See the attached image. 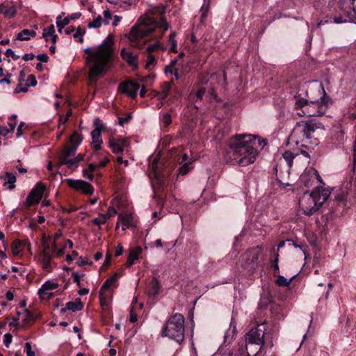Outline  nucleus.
<instances>
[{
	"label": "nucleus",
	"instance_id": "nucleus-53",
	"mask_svg": "<svg viewBox=\"0 0 356 356\" xmlns=\"http://www.w3.org/2000/svg\"><path fill=\"white\" fill-rule=\"evenodd\" d=\"M72 110L69 109L67 111V113H66L65 117L61 116L60 118L59 124H65L67 122L69 118L72 115Z\"/></svg>",
	"mask_w": 356,
	"mask_h": 356
},
{
	"label": "nucleus",
	"instance_id": "nucleus-42",
	"mask_svg": "<svg viewBox=\"0 0 356 356\" xmlns=\"http://www.w3.org/2000/svg\"><path fill=\"white\" fill-rule=\"evenodd\" d=\"M58 286V284L51 281H47L42 285L41 287L43 288V290L51 291L56 289Z\"/></svg>",
	"mask_w": 356,
	"mask_h": 356
},
{
	"label": "nucleus",
	"instance_id": "nucleus-59",
	"mask_svg": "<svg viewBox=\"0 0 356 356\" xmlns=\"http://www.w3.org/2000/svg\"><path fill=\"white\" fill-rule=\"evenodd\" d=\"M204 93H205V88H200L196 92L197 100H202Z\"/></svg>",
	"mask_w": 356,
	"mask_h": 356
},
{
	"label": "nucleus",
	"instance_id": "nucleus-52",
	"mask_svg": "<svg viewBox=\"0 0 356 356\" xmlns=\"http://www.w3.org/2000/svg\"><path fill=\"white\" fill-rule=\"evenodd\" d=\"M5 55L8 57H11L15 60L20 58V56L19 55H16L11 49H7L5 51Z\"/></svg>",
	"mask_w": 356,
	"mask_h": 356
},
{
	"label": "nucleus",
	"instance_id": "nucleus-55",
	"mask_svg": "<svg viewBox=\"0 0 356 356\" xmlns=\"http://www.w3.org/2000/svg\"><path fill=\"white\" fill-rule=\"evenodd\" d=\"M172 122L171 115L169 113H165L162 118V122L165 127L168 126Z\"/></svg>",
	"mask_w": 356,
	"mask_h": 356
},
{
	"label": "nucleus",
	"instance_id": "nucleus-3",
	"mask_svg": "<svg viewBox=\"0 0 356 356\" xmlns=\"http://www.w3.org/2000/svg\"><path fill=\"white\" fill-rule=\"evenodd\" d=\"M329 102V98L321 101H307L300 92L293 97V108L297 111L296 114L301 117L319 116L325 113Z\"/></svg>",
	"mask_w": 356,
	"mask_h": 356
},
{
	"label": "nucleus",
	"instance_id": "nucleus-57",
	"mask_svg": "<svg viewBox=\"0 0 356 356\" xmlns=\"http://www.w3.org/2000/svg\"><path fill=\"white\" fill-rule=\"evenodd\" d=\"M117 213L115 209L113 207H110L108 209L107 213L106 214H103L104 216H106V218H109L113 216Z\"/></svg>",
	"mask_w": 356,
	"mask_h": 356
},
{
	"label": "nucleus",
	"instance_id": "nucleus-10",
	"mask_svg": "<svg viewBox=\"0 0 356 356\" xmlns=\"http://www.w3.org/2000/svg\"><path fill=\"white\" fill-rule=\"evenodd\" d=\"M45 189L46 187L43 183L38 182L29 193L26 200V204L31 206L38 204L42 198Z\"/></svg>",
	"mask_w": 356,
	"mask_h": 356
},
{
	"label": "nucleus",
	"instance_id": "nucleus-31",
	"mask_svg": "<svg viewBox=\"0 0 356 356\" xmlns=\"http://www.w3.org/2000/svg\"><path fill=\"white\" fill-rule=\"evenodd\" d=\"M83 137L78 131H74L70 138V142L72 147H75L77 149L78 146L81 143Z\"/></svg>",
	"mask_w": 356,
	"mask_h": 356
},
{
	"label": "nucleus",
	"instance_id": "nucleus-34",
	"mask_svg": "<svg viewBox=\"0 0 356 356\" xmlns=\"http://www.w3.org/2000/svg\"><path fill=\"white\" fill-rule=\"evenodd\" d=\"M7 181L4 183V185H8L9 190H13L15 188V183L16 182V177L14 174L10 172L6 173Z\"/></svg>",
	"mask_w": 356,
	"mask_h": 356
},
{
	"label": "nucleus",
	"instance_id": "nucleus-58",
	"mask_svg": "<svg viewBox=\"0 0 356 356\" xmlns=\"http://www.w3.org/2000/svg\"><path fill=\"white\" fill-rule=\"evenodd\" d=\"M38 60L40 62L47 63L49 60V56L47 54H41L36 56Z\"/></svg>",
	"mask_w": 356,
	"mask_h": 356
},
{
	"label": "nucleus",
	"instance_id": "nucleus-8",
	"mask_svg": "<svg viewBox=\"0 0 356 356\" xmlns=\"http://www.w3.org/2000/svg\"><path fill=\"white\" fill-rule=\"evenodd\" d=\"M76 149L75 147L65 146L62 152L58 155V166L63 165H66L67 168H71L76 165V160L69 159L70 156H74L76 154Z\"/></svg>",
	"mask_w": 356,
	"mask_h": 356
},
{
	"label": "nucleus",
	"instance_id": "nucleus-1",
	"mask_svg": "<svg viewBox=\"0 0 356 356\" xmlns=\"http://www.w3.org/2000/svg\"><path fill=\"white\" fill-rule=\"evenodd\" d=\"M265 141L251 134H236L230 139L227 160L232 165L247 166L253 163L258 156V147Z\"/></svg>",
	"mask_w": 356,
	"mask_h": 356
},
{
	"label": "nucleus",
	"instance_id": "nucleus-46",
	"mask_svg": "<svg viewBox=\"0 0 356 356\" xmlns=\"http://www.w3.org/2000/svg\"><path fill=\"white\" fill-rule=\"evenodd\" d=\"M155 63H156V58H155L154 56H153L152 54H148L147 60L145 64V68L147 70H149L150 67L152 65H154Z\"/></svg>",
	"mask_w": 356,
	"mask_h": 356
},
{
	"label": "nucleus",
	"instance_id": "nucleus-33",
	"mask_svg": "<svg viewBox=\"0 0 356 356\" xmlns=\"http://www.w3.org/2000/svg\"><path fill=\"white\" fill-rule=\"evenodd\" d=\"M35 316L30 311H28L27 309H25V312L23 315V325L22 326H25L31 323H33L35 321Z\"/></svg>",
	"mask_w": 356,
	"mask_h": 356
},
{
	"label": "nucleus",
	"instance_id": "nucleus-26",
	"mask_svg": "<svg viewBox=\"0 0 356 356\" xmlns=\"http://www.w3.org/2000/svg\"><path fill=\"white\" fill-rule=\"evenodd\" d=\"M35 31L29 29H23L17 35L16 39L18 40H29L31 37H35Z\"/></svg>",
	"mask_w": 356,
	"mask_h": 356
},
{
	"label": "nucleus",
	"instance_id": "nucleus-30",
	"mask_svg": "<svg viewBox=\"0 0 356 356\" xmlns=\"http://www.w3.org/2000/svg\"><path fill=\"white\" fill-rule=\"evenodd\" d=\"M119 277V274L115 273L111 277L108 278L103 284L100 290L107 291L110 287L115 283L118 278Z\"/></svg>",
	"mask_w": 356,
	"mask_h": 356
},
{
	"label": "nucleus",
	"instance_id": "nucleus-54",
	"mask_svg": "<svg viewBox=\"0 0 356 356\" xmlns=\"http://www.w3.org/2000/svg\"><path fill=\"white\" fill-rule=\"evenodd\" d=\"M104 15V22L105 24H108L111 19V13L108 10H105L103 12Z\"/></svg>",
	"mask_w": 356,
	"mask_h": 356
},
{
	"label": "nucleus",
	"instance_id": "nucleus-37",
	"mask_svg": "<svg viewBox=\"0 0 356 356\" xmlns=\"http://www.w3.org/2000/svg\"><path fill=\"white\" fill-rule=\"evenodd\" d=\"M24 243L25 242H22L19 240L14 241L12 245L13 253L15 255L19 254L22 252V246Z\"/></svg>",
	"mask_w": 356,
	"mask_h": 356
},
{
	"label": "nucleus",
	"instance_id": "nucleus-38",
	"mask_svg": "<svg viewBox=\"0 0 356 356\" xmlns=\"http://www.w3.org/2000/svg\"><path fill=\"white\" fill-rule=\"evenodd\" d=\"M176 33L172 32L169 35L168 42L170 45V50L172 52H177V43L175 40Z\"/></svg>",
	"mask_w": 356,
	"mask_h": 356
},
{
	"label": "nucleus",
	"instance_id": "nucleus-21",
	"mask_svg": "<svg viewBox=\"0 0 356 356\" xmlns=\"http://www.w3.org/2000/svg\"><path fill=\"white\" fill-rule=\"evenodd\" d=\"M91 137H92V143L94 146V148L96 151L101 149V145L103 143L102 138V133L99 131L98 129L97 130H92L91 132Z\"/></svg>",
	"mask_w": 356,
	"mask_h": 356
},
{
	"label": "nucleus",
	"instance_id": "nucleus-48",
	"mask_svg": "<svg viewBox=\"0 0 356 356\" xmlns=\"http://www.w3.org/2000/svg\"><path fill=\"white\" fill-rule=\"evenodd\" d=\"M106 216H104L103 214L101 215L100 218H96L92 220V222L99 226L100 229V225L104 224L106 221Z\"/></svg>",
	"mask_w": 356,
	"mask_h": 356
},
{
	"label": "nucleus",
	"instance_id": "nucleus-9",
	"mask_svg": "<svg viewBox=\"0 0 356 356\" xmlns=\"http://www.w3.org/2000/svg\"><path fill=\"white\" fill-rule=\"evenodd\" d=\"M42 245L43 247V250L38 255V260L42 268L48 270L51 268V260L53 257L49 252L50 245L47 243V241L44 239V236H42Z\"/></svg>",
	"mask_w": 356,
	"mask_h": 356
},
{
	"label": "nucleus",
	"instance_id": "nucleus-15",
	"mask_svg": "<svg viewBox=\"0 0 356 356\" xmlns=\"http://www.w3.org/2000/svg\"><path fill=\"white\" fill-rule=\"evenodd\" d=\"M127 145L126 140L123 138H115L110 137L108 140V147L114 154H121L124 151V147Z\"/></svg>",
	"mask_w": 356,
	"mask_h": 356
},
{
	"label": "nucleus",
	"instance_id": "nucleus-56",
	"mask_svg": "<svg viewBox=\"0 0 356 356\" xmlns=\"http://www.w3.org/2000/svg\"><path fill=\"white\" fill-rule=\"evenodd\" d=\"M13 337L10 333H6L3 336V343L6 347H8L12 342Z\"/></svg>",
	"mask_w": 356,
	"mask_h": 356
},
{
	"label": "nucleus",
	"instance_id": "nucleus-35",
	"mask_svg": "<svg viewBox=\"0 0 356 356\" xmlns=\"http://www.w3.org/2000/svg\"><path fill=\"white\" fill-rule=\"evenodd\" d=\"M210 7V0H204V3L200 8L202 22L207 17V13Z\"/></svg>",
	"mask_w": 356,
	"mask_h": 356
},
{
	"label": "nucleus",
	"instance_id": "nucleus-51",
	"mask_svg": "<svg viewBox=\"0 0 356 356\" xmlns=\"http://www.w3.org/2000/svg\"><path fill=\"white\" fill-rule=\"evenodd\" d=\"M132 118L131 113H129L126 117H119L118 122L120 126H124V124L128 123Z\"/></svg>",
	"mask_w": 356,
	"mask_h": 356
},
{
	"label": "nucleus",
	"instance_id": "nucleus-16",
	"mask_svg": "<svg viewBox=\"0 0 356 356\" xmlns=\"http://www.w3.org/2000/svg\"><path fill=\"white\" fill-rule=\"evenodd\" d=\"M81 13H74L70 15L67 16L63 19H62V15L57 16L56 26L58 27V32L61 33L64 27L67 24H70V20L79 19L81 17Z\"/></svg>",
	"mask_w": 356,
	"mask_h": 356
},
{
	"label": "nucleus",
	"instance_id": "nucleus-43",
	"mask_svg": "<svg viewBox=\"0 0 356 356\" xmlns=\"http://www.w3.org/2000/svg\"><path fill=\"white\" fill-rule=\"evenodd\" d=\"M38 294L40 298L42 300H48L52 296V293L49 291L43 290L42 287L39 289Z\"/></svg>",
	"mask_w": 356,
	"mask_h": 356
},
{
	"label": "nucleus",
	"instance_id": "nucleus-13",
	"mask_svg": "<svg viewBox=\"0 0 356 356\" xmlns=\"http://www.w3.org/2000/svg\"><path fill=\"white\" fill-rule=\"evenodd\" d=\"M160 165L159 158L156 156L153 159L152 163L149 165V169L151 170V172L153 174L158 182L161 186H163L165 184V175L160 170Z\"/></svg>",
	"mask_w": 356,
	"mask_h": 356
},
{
	"label": "nucleus",
	"instance_id": "nucleus-44",
	"mask_svg": "<svg viewBox=\"0 0 356 356\" xmlns=\"http://www.w3.org/2000/svg\"><path fill=\"white\" fill-rule=\"evenodd\" d=\"M172 81L164 82L161 86V91L164 95H169L171 90Z\"/></svg>",
	"mask_w": 356,
	"mask_h": 356
},
{
	"label": "nucleus",
	"instance_id": "nucleus-41",
	"mask_svg": "<svg viewBox=\"0 0 356 356\" xmlns=\"http://www.w3.org/2000/svg\"><path fill=\"white\" fill-rule=\"evenodd\" d=\"M102 22H103L102 17L100 15H99L93 21L90 22L88 24V27L90 29L91 28H95V29L99 28L102 26Z\"/></svg>",
	"mask_w": 356,
	"mask_h": 356
},
{
	"label": "nucleus",
	"instance_id": "nucleus-49",
	"mask_svg": "<svg viewBox=\"0 0 356 356\" xmlns=\"http://www.w3.org/2000/svg\"><path fill=\"white\" fill-rule=\"evenodd\" d=\"M26 85L28 86L34 87L37 85V81L34 75L30 74L26 79Z\"/></svg>",
	"mask_w": 356,
	"mask_h": 356
},
{
	"label": "nucleus",
	"instance_id": "nucleus-62",
	"mask_svg": "<svg viewBox=\"0 0 356 356\" xmlns=\"http://www.w3.org/2000/svg\"><path fill=\"white\" fill-rule=\"evenodd\" d=\"M208 76H209L208 74H204V75L201 76V77L200 78V80H199V84L200 85L207 84L209 81Z\"/></svg>",
	"mask_w": 356,
	"mask_h": 356
},
{
	"label": "nucleus",
	"instance_id": "nucleus-47",
	"mask_svg": "<svg viewBox=\"0 0 356 356\" xmlns=\"http://www.w3.org/2000/svg\"><path fill=\"white\" fill-rule=\"evenodd\" d=\"M94 126H95L94 130L98 129L99 131H100V133H102V131L105 129L104 125L103 124V123L101 122V120L99 118H95L94 120Z\"/></svg>",
	"mask_w": 356,
	"mask_h": 356
},
{
	"label": "nucleus",
	"instance_id": "nucleus-40",
	"mask_svg": "<svg viewBox=\"0 0 356 356\" xmlns=\"http://www.w3.org/2000/svg\"><path fill=\"white\" fill-rule=\"evenodd\" d=\"M165 49V47L164 45L160 42L159 40H157L156 42L153 44L149 45L147 47V52L149 54H152V52L154 51L155 49Z\"/></svg>",
	"mask_w": 356,
	"mask_h": 356
},
{
	"label": "nucleus",
	"instance_id": "nucleus-18",
	"mask_svg": "<svg viewBox=\"0 0 356 356\" xmlns=\"http://www.w3.org/2000/svg\"><path fill=\"white\" fill-rule=\"evenodd\" d=\"M298 125L301 127V131L304 133L305 136L310 140L312 138V134L316 129V125L314 123L300 121L297 122Z\"/></svg>",
	"mask_w": 356,
	"mask_h": 356
},
{
	"label": "nucleus",
	"instance_id": "nucleus-23",
	"mask_svg": "<svg viewBox=\"0 0 356 356\" xmlns=\"http://www.w3.org/2000/svg\"><path fill=\"white\" fill-rule=\"evenodd\" d=\"M161 289V284L157 278L154 277L149 284V287L147 290V294L149 296L154 297L159 294Z\"/></svg>",
	"mask_w": 356,
	"mask_h": 356
},
{
	"label": "nucleus",
	"instance_id": "nucleus-6",
	"mask_svg": "<svg viewBox=\"0 0 356 356\" xmlns=\"http://www.w3.org/2000/svg\"><path fill=\"white\" fill-rule=\"evenodd\" d=\"M184 317L182 314L176 313L167 321L162 330V337H168L178 343L184 340Z\"/></svg>",
	"mask_w": 356,
	"mask_h": 356
},
{
	"label": "nucleus",
	"instance_id": "nucleus-11",
	"mask_svg": "<svg viewBox=\"0 0 356 356\" xmlns=\"http://www.w3.org/2000/svg\"><path fill=\"white\" fill-rule=\"evenodd\" d=\"M301 129L302 128L298 126V124L296 123L291 135L289 137V143H295L296 145L302 143L301 147H306V144L309 143V140L305 136L302 131H301Z\"/></svg>",
	"mask_w": 356,
	"mask_h": 356
},
{
	"label": "nucleus",
	"instance_id": "nucleus-25",
	"mask_svg": "<svg viewBox=\"0 0 356 356\" xmlns=\"http://www.w3.org/2000/svg\"><path fill=\"white\" fill-rule=\"evenodd\" d=\"M118 220L122 224V230H126L132 225L133 216L131 213L120 214Z\"/></svg>",
	"mask_w": 356,
	"mask_h": 356
},
{
	"label": "nucleus",
	"instance_id": "nucleus-61",
	"mask_svg": "<svg viewBox=\"0 0 356 356\" xmlns=\"http://www.w3.org/2000/svg\"><path fill=\"white\" fill-rule=\"evenodd\" d=\"M72 277H73V281L75 283H76V284L79 286H80V285H81V282H80L81 276L79 275V274L77 272H74L72 273Z\"/></svg>",
	"mask_w": 356,
	"mask_h": 356
},
{
	"label": "nucleus",
	"instance_id": "nucleus-2",
	"mask_svg": "<svg viewBox=\"0 0 356 356\" xmlns=\"http://www.w3.org/2000/svg\"><path fill=\"white\" fill-rule=\"evenodd\" d=\"M113 38L108 35L95 51H91L90 47L85 49V52L88 54L86 63L89 67L88 78L90 84L95 83L106 72L107 65L113 54Z\"/></svg>",
	"mask_w": 356,
	"mask_h": 356
},
{
	"label": "nucleus",
	"instance_id": "nucleus-50",
	"mask_svg": "<svg viewBox=\"0 0 356 356\" xmlns=\"http://www.w3.org/2000/svg\"><path fill=\"white\" fill-rule=\"evenodd\" d=\"M24 352L27 356H35V352L32 350L31 344L29 342L25 343Z\"/></svg>",
	"mask_w": 356,
	"mask_h": 356
},
{
	"label": "nucleus",
	"instance_id": "nucleus-39",
	"mask_svg": "<svg viewBox=\"0 0 356 356\" xmlns=\"http://www.w3.org/2000/svg\"><path fill=\"white\" fill-rule=\"evenodd\" d=\"M85 29L83 27L79 26L76 29L75 33L73 34V37L74 39L77 40V41L82 43L83 42V36L85 34Z\"/></svg>",
	"mask_w": 356,
	"mask_h": 356
},
{
	"label": "nucleus",
	"instance_id": "nucleus-4",
	"mask_svg": "<svg viewBox=\"0 0 356 356\" xmlns=\"http://www.w3.org/2000/svg\"><path fill=\"white\" fill-rule=\"evenodd\" d=\"M165 8L162 5L151 6L149 8V14L142 17L141 24L142 26L139 28V33L141 36H145L156 30L159 29L162 31L161 38L169 28L170 24L166 22L164 17L161 18L160 21L156 20L155 15H162L165 13Z\"/></svg>",
	"mask_w": 356,
	"mask_h": 356
},
{
	"label": "nucleus",
	"instance_id": "nucleus-45",
	"mask_svg": "<svg viewBox=\"0 0 356 356\" xmlns=\"http://www.w3.org/2000/svg\"><path fill=\"white\" fill-rule=\"evenodd\" d=\"M43 236H44V239L47 240V243L50 245L49 251L51 250L52 252H56L57 249L56 241L55 240L52 241L49 237H46L44 234Z\"/></svg>",
	"mask_w": 356,
	"mask_h": 356
},
{
	"label": "nucleus",
	"instance_id": "nucleus-17",
	"mask_svg": "<svg viewBox=\"0 0 356 356\" xmlns=\"http://www.w3.org/2000/svg\"><path fill=\"white\" fill-rule=\"evenodd\" d=\"M300 179L307 188L312 186L313 182L315 179H316L319 184L323 183L322 178L316 170H314L312 174L305 173L302 175Z\"/></svg>",
	"mask_w": 356,
	"mask_h": 356
},
{
	"label": "nucleus",
	"instance_id": "nucleus-5",
	"mask_svg": "<svg viewBox=\"0 0 356 356\" xmlns=\"http://www.w3.org/2000/svg\"><path fill=\"white\" fill-rule=\"evenodd\" d=\"M330 194L328 190L317 186L311 193H304L299 199V207L304 214L311 216L319 209Z\"/></svg>",
	"mask_w": 356,
	"mask_h": 356
},
{
	"label": "nucleus",
	"instance_id": "nucleus-22",
	"mask_svg": "<svg viewBox=\"0 0 356 356\" xmlns=\"http://www.w3.org/2000/svg\"><path fill=\"white\" fill-rule=\"evenodd\" d=\"M42 37L46 41H48V37H51V42L56 44L58 37L55 35V27L54 24H51L44 29Z\"/></svg>",
	"mask_w": 356,
	"mask_h": 356
},
{
	"label": "nucleus",
	"instance_id": "nucleus-32",
	"mask_svg": "<svg viewBox=\"0 0 356 356\" xmlns=\"http://www.w3.org/2000/svg\"><path fill=\"white\" fill-rule=\"evenodd\" d=\"M296 155H298V154H293V153H292L291 152H289V151L285 152L282 154L283 159L284 160V161L286 163L288 170H289L291 168V167L292 166L293 159L295 158V156Z\"/></svg>",
	"mask_w": 356,
	"mask_h": 356
},
{
	"label": "nucleus",
	"instance_id": "nucleus-12",
	"mask_svg": "<svg viewBox=\"0 0 356 356\" xmlns=\"http://www.w3.org/2000/svg\"><path fill=\"white\" fill-rule=\"evenodd\" d=\"M68 185L77 191L83 192L85 194L91 195L94 192L93 186L85 181L69 179Z\"/></svg>",
	"mask_w": 356,
	"mask_h": 356
},
{
	"label": "nucleus",
	"instance_id": "nucleus-20",
	"mask_svg": "<svg viewBox=\"0 0 356 356\" xmlns=\"http://www.w3.org/2000/svg\"><path fill=\"white\" fill-rule=\"evenodd\" d=\"M17 13L16 7L13 5L0 3V13L9 18L13 17Z\"/></svg>",
	"mask_w": 356,
	"mask_h": 356
},
{
	"label": "nucleus",
	"instance_id": "nucleus-19",
	"mask_svg": "<svg viewBox=\"0 0 356 356\" xmlns=\"http://www.w3.org/2000/svg\"><path fill=\"white\" fill-rule=\"evenodd\" d=\"M121 56L122 58L131 66L134 68L138 67L137 64V56L134 55L133 53L130 51H127L125 49H122L121 50Z\"/></svg>",
	"mask_w": 356,
	"mask_h": 356
},
{
	"label": "nucleus",
	"instance_id": "nucleus-7",
	"mask_svg": "<svg viewBox=\"0 0 356 356\" xmlns=\"http://www.w3.org/2000/svg\"><path fill=\"white\" fill-rule=\"evenodd\" d=\"M300 92L302 93V97L307 101H321L324 98H329L322 84L316 81L305 83L297 94Z\"/></svg>",
	"mask_w": 356,
	"mask_h": 356
},
{
	"label": "nucleus",
	"instance_id": "nucleus-29",
	"mask_svg": "<svg viewBox=\"0 0 356 356\" xmlns=\"http://www.w3.org/2000/svg\"><path fill=\"white\" fill-rule=\"evenodd\" d=\"M83 307V305L79 298L76 299L75 301L67 302V309L74 312L81 310Z\"/></svg>",
	"mask_w": 356,
	"mask_h": 356
},
{
	"label": "nucleus",
	"instance_id": "nucleus-27",
	"mask_svg": "<svg viewBox=\"0 0 356 356\" xmlns=\"http://www.w3.org/2000/svg\"><path fill=\"white\" fill-rule=\"evenodd\" d=\"M194 159H191L190 161L182 163L178 170L177 175H185L189 172V171L193 168V162Z\"/></svg>",
	"mask_w": 356,
	"mask_h": 356
},
{
	"label": "nucleus",
	"instance_id": "nucleus-60",
	"mask_svg": "<svg viewBox=\"0 0 356 356\" xmlns=\"http://www.w3.org/2000/svg\"><path fill=\"white\" fill-rule=\"evenodd\" d=\"M337 139L339 143H342L344 140V132L343 130L339 129L336 134Z\"/></svg>",
	"mask_w": 356,
	"mask_h": 356
},
{
	"label": "nucleus",
	"instance_id": "nucleus-63",
	"mask_svg": "<svg viewBox=\"0 0 356 356\" xmlns=\"http://www.w3.org/2000/svg\"><path fill=\"white\" fill-rule=\"evenodd\" d=\"M83 175L85 177H87L88 179H89L90 181L92 180L93 177H94V175L92 174L91 172H90L88 169H84L83 170Z\"/></svg>",
	"mask_w": 356,
	"mask_h": 356
},
{
	"label": "nucleus",
	"instance_id": "nucleus-24",
	"mask_svg": "<svg viewBox=\"0 0 356 356\" xmlns=\"http://www.w3.org/2000/svg\"><path fill=\"white\" fill-rule=\"evenodd\" d=\"M142 252V248L140 247H136L131 250L127 261V266L130 267L132 266L136 260L138 259L140 254Z\"/></svg>",
	"mask_w": 356,
	"mask_h": 356
},
{
	"label": "nucleus",
	"instance_id": "nucleus-64",
	"mask_svg": "<svg viewBox=\"0 0 356 356\" xmlns=\"http://www.w3.org/2000/svg\"><path fill=\"white\" fill-rule=\"evenodd\" d=\"M123 253V248L120 244H118L115 248V257H119L122 255Z\"/></svg>",
	"mask_w": 356,
	"mask_h": 356
},
{
	"label": "nucleus",
	"instance_id": "nucleus-14",
	"mask_svg": "<svg viewBox=\"0 0 356 356\" xmlns=\"http://www.w3.org/2000/svg\"><path fill=\"white\" fill-rule=\"evenodd\" d=\"M119 89L122 93L127 94L131 98H135L139 90V84L131 81H128L121 83L119 86Z\"/></svg>",
	"mask_w": 356,
	"mask_h": 356
},
{
	"label": "nucleus",
	"instance_id": "nucleus-36",
	"mask_svg": "<svg viewBox=\"0 0 356 356\" xmlns=\"http://www.w3.org/2000/svg\"><path fill=\"white\" fill-rule=\"evenodd\" d=\"M294 277L295 275L291 277L289 280H287L284 276L279 275L276 280V284L279 286H288L291 284Z\"/></svg>",
	"mask_w": 356,
	"mask_h": 356
},
{
	"label": "nucleus",
	"instance_id": "nucleus-28",
	"mask_svg": "<svg viewBox=\"0 0 356 356\" xmlns=\"http://www.w3.org/2000/svg\"><path fill=\"white\" fill-rule=\"evenodd\" d=\"M99 302L103 307H108L111 300V294L108 291L100 290L99 293Z\"/></svg>",
	"mask_w": 356,
	"mask_h": 356
}]
</instances>
